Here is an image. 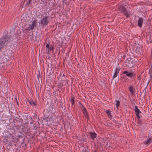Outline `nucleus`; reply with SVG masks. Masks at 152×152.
Segmentation results:
<instances>
[{
  "instance_id": "nucleus-1",
  "label": "nucleus",
  "mask_w": 152,
  "mask_h": 152,
  "mask_svg": "<svg viewBox=\"0 0 152 152\" xmlns=\"http://www.w3.org/2000/svg\"><path fill=\"white\" fill-rule=\"evenodd\" d=\"M11 40V36L7 31H5L2 37L0 39V50L1 51L2 48L7 46Z\"/></svg>"
},
{
  "instance_id": "nucleus-2",
  "label": "nucleus",
  "mask_w": 152,
  "mask_h": 152,
  "mask_svg": "<svg viewBox=\"0 0 152 152\" xmlns=\"http://www.w3.org/2000/svg\"><path fill=\"white\" fill-rule=\"evenodd\" d=\"M48 111H44L43 112L44 116L45 117V118H43L44 119H45V118H48L49 117V112L50 111L53 113L56 112L55 106L53 103H50L49 106L48 107Z\"/></svg>"
},
{
  "instance_id": "nucleus-3",
  "label": "nucleus",
  "mask_w": 152,
  "mask_h": 152,
  "mask_svg": "<svg viewBox=\"0 0 152 152\" xmlns=\"http://www.w3.org/2000/svg\"><path fill=\"white\" fill-rule=\"evenodd\" d=\"M45 14L46 16H44L40 21L41 22L39 23L42 28H44V26H46L49 23V21L48 20V18H49V16L47 15V13L44 12V14Z\"/></svg>"
},
{
  "instance_id": "nucleus-4",
  "label": "nucleus",
  "mask_w": 152,
  "mask_h": 152,
  "mask_svg": "<svg viewBox=\"0 0 152 152\" xmlns=\"http://www.w3.org/2000/svg\"><path fill=\"white\" fill-rule=\"evenodd\" d=\"M121 69V68L118 67H116L115 69V73L112 77V80H113L115 79V83L116 84L118 83L119 81V76H118V74L119 72Z\"/></svg>"
},
{
  "instance_id": "nucleus-5",
  "label": "nucleus",
  "mask_w": 152,
  "mask_h": 152,
  "mask_svg": "<svg viewBox=\"0 0 152 152\" xmlns=\"http://www.w3.org/2000/svg\"><path fill=\"white\" fill-rule=\"evenodd\" d=\"M136 62V61L133 59V58L129 57L127 58L126 60V62H127L126 66L129 68H132L135 64V63Z\"/></svg>"
},
{
  "instance_id": "nucleus-6",
  "label": "nucleus",
  "mask_w": 152,
  "mask_h": 152,
  "mask_svg": "<svg viewBox=\"0 0 152 152\" xmlns=\"http://www.w3.org/2000/svg\"><path fill=\"white\" fill-rule=\"evenodd\" d=\"M118 9L123 14L126 16V18L129 17V14H128V12L126 8L125 7L124 4H122L120 5Z\"/></svg>"
},
{
  "instance_id": "nucleus-7",
  "label": "nucleus",
  "mask_w": 152,
  "mask_h": 152,
  "mask_svg": "<svg viewBox=\"0 0 152 152\" xmlns=\"http://www.w3.org/2000/svg\"><path fill=\"white\" fill-rule=\"evenodd\" d=\"M51 70V69L49 70L48 69L47 70V72L48 73V80H52L54 78L56 77V76L54 75V72L53 71L50 72L49 71Z\"/></svg>"
},
{
  "instance_id": "nucleus-8",
  "label": "nucleus",
  "mask_w": 152,
  "mask_h": 152,
  "mask_svg": "<svg viewBox=\"0 0 152 152\" xmlns=\"http://www.w3.org/2000/svg\"><path fill=\"white\" fill-rule=\"evenodd\" d=\"M123 74H126L127 77H129L130 79H135L136 78V74L133 72H128L127 71H124L123 72Z\"/></svg>"
},
{
  "instance_id": "nucleus-9",
  "label": "nucleus",
  "mask_w": 152,
  "mask_h": 152,
  "mask_svg": "<svg viewBox=\"0 0 152 152\" xmlns=\"http://www.w3.org/2000/svg\"><path fill=\"white\" fill-rule=\"evenodd\" d=\"M37 19H35L33 20L31 25H28V28L26 29L28 31L34 29V27H37Z\"/></svg>"
},
{
  "instance_id": "nucleus-10",
  "label": "nucleus",
  "mask_w": 152,
  "mask_h": 152,
  "mask_svg": "<svg viewBox=\"0 0 152 152\" xmlns=\"http://www.w3.org/2000/svg\"><path fill=\"white\" fill-rule=\"evenodd\" d=\"M18 133H15L11 134L10 133V134L12 136L11 138V141L15 143H17L18 142Z\"/></svg>"
},
{
  "instance_id": "nucleus-11",
  "label": "nucleus",
  "mask_w": 152,
  "mask_h": 152,
  "mask_svg": "<svg viewBox=\"0 0 152 152\" xmlns=\"http://www.w3.org/2000/svg\"><path fill=\"white\" fill-rule=\"evenodd\" d=\"M56 73L57 75L59 74V75L58 77L57 78L58 81H60V82L67 79L65 77L64 75V74H62L61 72H56Z\"/></svg>"
},
{
  "instance_id": "nucleus-12",
  "label": "nucleus",
  "mask_w": 152,
  "mask_h": 152,
  "mask_svg": "<svg viewBox=\"0 0 152 152\" xmlns=\"http://www.w3.org/2000/svg\"><path fill=\"white\" fill-rule=\"evenodd\" d=\"M46 48L48 50V54H50V51L54 49V47L52 45L50 44V42L49 41H48L46 44Z\"/></svg>"
},
{
  "instance_id": "nucleus-13",
  "label": "nucleus",
  "mask_w": 152,
  "mask_h": 152,
  "mask_svg": "<svg viewBox=\"0 0 152 152\" xmlns=\"http://www.w3.org/2000/svg\"><path fill=\"white\" fill-rule=\"evenodd\" d=\"M18 142H20L21 144L24 142V141L25 139V137L24 134H19V133H18Z\"/></svg>"
},
{
  "instance_id": "nucleus-14",
  "label": "nucleus",
  "mask_w": 152,
  "mask_h": 152,
  "mask_svg": "<svg viewBox=\"0 0 152 152\" xmlns=\"http://www.w3.org/2000/svg\"><path fill=\"white\" fill-rule=\"evenodd\" d=\"M151 34L152 33L150 32H148L146 33V38L148 39L147 42L148 43H151L152 42Z\"/></svg>"
},
{
  "instance_id": "nucleus-15",
  "label": "nucleus",
  "mask_w": 152,
  "mask_h": 152,
  "mask_svg": "<svg viewBox=\"0 0 152 152\" xmlns=\"http://www.w3.org/2000/svg\"><path fill=\"white\" fill-rule=\"evenodd\" d=\"M22 130L26 134V133H29V129L28 128V126L26 124L22 125Z\"/></svg>"
},
{
  "instance_id": "nucleus-16",
  "label": "nucleus",
  "mask_w": 152,
  "mask_h": 152,
  "mask_svg": "<svg viewBox=\"0 0 152 152\" xmlns=\"http://www.w3.org/2000/svg\"><path fill=\"white\" fill-rule=\"evenodd\" d=\"M34 0H24V2L25 1L26 2L25 5L28 7H32V2H33V3H34Z\"/></svg>"
},
{
  "instance_id": "nucleus-17",
  "label": "nucleus",
  "mask_w": 152,
  "mask_h": 152,
  "mask_svg": "<svg viewBox=\"0 0 152 152\" xmlns=\"http://www.w3.org/2000/svg\"><path fill=\"white\" fill-rule=\"evenodd\" d=\"M134 87V86L132 85L129 87V90L130 93L132 95H133L135 94V88Z\"/></svg>"
},
{
  "instance_id": "nucleus-18",
  "label": "nucleus",
  "mask_w": 152,
  "mask_h": 152,
  "mask_svg": "<svg viewBox=\"0 0 152 152\" xmlns=\"http://www.w3.org/2000/svg\"><path fill=\"white\" fill-rule=\"evenodd\" d=\"M15 119L16 121H19L20 122L22 123L23 121V119L22 118H20V116L18 114V113L15 114V115L14 116Z\"/></svg>"
},
{
  "instance_id": "nucleus-19",
  "label": "nucleus",
  "mask_w": 152,
  "mask_h": 152,
  "mask_svg": "<svg viewBox=\"0 0 152 152\" xmlns=\"http://www.w3.org/2000/svg\"><path fill=\"white\" fill-rule=\"evenodd\" d=\"M28 102L29 104L32 106L35 107L37 105V102L36 100L31 99L30 100H28Z\"/></svg>"
},
{
  "instance_id": "nucleus-20",
  "label": "nucleus",
  "mask_w": 152,
  "mask_h": 152,
  "mask_svg": "<svg viewBox=\"0 0 152 152\" xmlns=\"http://www.w3.org/2000/svg\"><path fill=\"white\" fill-rule=\"evenodd\" d=\"M134 110L135 112L136 115L137 117H140L139 115V113H141V112L140 110L138 108V107L137 106H135Z\"/></svg>"
},
{
  "instance_id": "nucleus-21",
  "label": "nucleus",
  "mask_w": 152,
  "mask_h": 152,
  "mask_svg": "<svg viewBox=\"0 0 152 152\" xmlns=\"http://www.w3.org/2000/svg\"><path fill=\"white\" fill-rule=\"evenodd\" d=\"M88 133L90 134V137L92 140H94L96 137L97 134L95 132H89Z\"/></svg>"
},
{
  "instance_id": "nucleus-22",
  "label": "nucleus",
  "mask_w": 152,
  "mask_h": 152,
  "mask_svg": "<svg viewBox=\"0 0 152 152\" xmlns=\"http://www.w3.org/2000/svg\"><path fill=\"white\" fill-rule=\"evenodd\" d=\"M60 104L59 107L60 108L62 109H61V111H62V112H61L62 113L63 112H65L66 110L65 106L62 104L61 101L60 102Z\"/></svg>"
},
{
  "instance_id": "nucleus-23",
  "label": "nucleus",
  "mask_w": 152,
  "mask_h": 152,
  "mask_svg": "<svg viewBox=\"0 0 152 152\" xmlns=\"http://www.w3.org/2000/svg\"><path fill=\"white\" fill-rule=\"evenodd\" d=\"M152 142V138H148L146 141H145L143 143L144 144L148 145Z\"/></svg>"
},
{
  "instance_id": "nucleus-24",
  "label": "nucleus",
  "mask_w": 152,
  "mask_h": 152,
  "mask_svg": "<svg viewBox=\"0 0 152 152\" xmlns=\"http://www.w3.org/2000/svg\"><path fill=\"white\" fill-rule=\"evenodd\" d=\"M143 22V19L142 18H140L138 20L137 24L138 26L141 28Z\"/></svg>"
},
{
  "instance_id": "nucleus-25",
  "label": "nucleus",
  "mask_w": 152,
  "mask_h": 152,
  "mask_svg": "<svg viewBox=\"0 0 152 152\" xmlns=\"http://www.w3.org/2000/svg\"><path fill=\"white\" fill-rule=\"evenodd\" d=\"M120 79L121 80H122L123 79H124V80L126 81L128 80V77H127L126 74H123V72L122 73L121 75Z\"/></svg>"
},
{
  "instance_id": "nucleus-26",
  "label": "nucleus",
  "mask_w": 152,
  "mask_h": 152,
  "mask_svg": "<svg viewBox=\"0 0 152 152\" xmlns=\"http://www.w3.org/2000/svg\"><path fill=\"white\" fill-rule=\"evenodd\" d=\"M142 116L141 115L140 117H137V124H138V126H141L142 123V120L141 119Z\"/></svg>"
},
{
  "instance_id": "nucleus-27",
  "label": "nucleus",
  "mask_w": 152,
  "mask_h": 152,
  "mask_svg": "<svg viewBox=\"0 0 152 152\" xmlns=\"http://www.w3.org/2000/svg\"><path fill=\"white\" fill-rule=\"evenodd\" d=\"M75 97L72 94V96H71L70 99H69V100L71 103L72 105L73 106V105L75 104Z\"/></svg>"
},
{
  "instance_id": "nucleus-28",
  "label": "nucleus",
  "mask_w": 152,
  "mask_h": 152,
  "mask_svg": "<svg viewBox=\"0 0 152 152\" xmlns=\"http://www.w3.org/2000/svg\"><path fill=\"white\" fill-rule=\"evenodd\" d=\"M58 91L60 93L61 91L59 89H56L54 90L53 92V95L54 96V97H56L58 96V93H57V91Z\"/></svg>"
},
{
  "instance_id": "nucleus-29",
  "label": "nucleus",
  "mask_w": 152,
  "mask_h": 152,
  "mask_svg": "<svg viewBox=\"0 0 152 152\" xmlns=\"http://www.w3.org/2000/svg\"><path fill=\"white\" fill-rule=\"evenodd\" d=\"M58 84H59V86H60L61 90H62L63 89L64 91L65 89V87H64V86H65V85L59 82L58 83Z\"/></svg>"
},
{
  "instance_id": "nucleus-30",
  "label": "nucleus",
  "mask_w": 152,
  "mask_h": 152,
  "mask_svg": "<svg viewBox=\"0 0 152 152\" xmlns=\"http://www.w3.org/2000/svg\"><path fill=\"white\" fill-rule=\"evenodd\" d=\"M8 137L7 136H3L2 137V139L3 140V142H8L9 141L8 140Z\"/></svg>"
},
{
  "instance_id": "nucleus-31",
  "label": "nucleus",
  "mask_w": 152,
  "mask_h": 152,
  "mask_svg": "<svg viewBox=\"0 0 152 152\" xmlns=\"http://www.w3.org/2000/svg\"><path fill=\"white\" fill-rule=\"evenodd\" d=\"M105 112L109 118L111 117H112L111 115V111L110 110H106Z\"/></svg>"
},
{
  "instance_id": "nucleus-32",
  "label": "nucleus",
  "mask_w": 152,
  "mask_h": 152,
  "mask_svg": "<svg viewBox=\"0 0 152 152\" xmlns=\"http://www.w3.org/2000/svg\"><path fill=\"white\" fill-rule=\"evenodd\" d=\"M7 56L8 58H10L12 56V53L11 52L10 50H6Z\"/></svg>"
},
{
  "instance_id": "nucleus-33",
  "label": "nucleus",
  "mask_w": 152,
  "mask_h": 152,
  "mask_svg": "<svg viewBox=\"0 0 152 152\" xmlns=\"http://www.w3.org/2000/svg\"><path fill=\"white\" fill-rule=\"evenodd\" d=\"M83 114L85 115V117H86L88 120H89V116L88 115V113L87 112H86V113L84 112L83 113Z\"/></svg>"
},
{
  "instance_id": "nucleus-34",
  "label": "nucleus",
  "mask_w": 152,
  "mask_h": 152,
  "mask_svg": "<svg viewBox=\"0 0 152 152\" xmlns=\"http://www.w3.org/2000/svg\"><path fill=\"white\" fill-rule=\"evenodd\" d=\"M115 102H116V108H117V110H118V107L120 106V102L119 100H117L115 101Z\"/></svg>"
},
{
  "instance_id": "nucleus-35",
  "label": "nucleus",
  "mask_w": 152,
  "mask_h": 152,
  "mask_svg": "<svg viewBox=\"0 0 152 152\" xmlns=\"http://www.w3.org/2000/svg\"><path fill=\"white\" fill-rule=\"evenodd\" d=\"M136 50L135 51H136V53H141V50L140 47H137L136 48Z\"/></svg>"
},
{
  "instance_id": "nucleus-36",
  "label": "nucleus",
  "mask_w": 152,
  "mask_h": 152,
  "mask_svg": "<svg viewBox=\"0 0 152 152\" xmlns=\"http://www.w3.org/2000/svg\"><path fill=\"white\" fill-rule=\"evenodd\" d=\"M60 82L64 85L65 86L68 84V80L67 79L64 80L63 81H62Z\"/></svg>"
},
{
  "instance_id": "nucleus-37",
  "label": "nucleus",
  "mask_w": 152,
  "mask_h": 152,
  "mask_svg": "<svg viewBox=\"0 0 152 152\" xmlns=\"http://www.w3.org/2000/svg\"><path fill=\"white\" fill-rule=\"evenodd\" d=\"M37 77L39 81L40 80L41 81H42V76L39 72V74L37 75Z\"/></svg>"
},
{
  "instance_id": "nucleus-38",
  "label": "nucleus",
  "mask_w": 152,
  "mask_h": 152,
  "mask_svg": "<svg viewBox=\"0 0 152 152\" xmlns=\"http://www.w3.org/2000/svg\"><path fill=\"white\" fill-rule=\"evenodd\" d=\"M149 74L150 75V78L152 77V66H151V67L150 69L149 72Z\"/></svg>"
},
{
  "instance_id": "nucleus-39",
  "label": "nucleus",
  "mask_w": 152,
  "mask_h": 152,
  "mask_svg": "<svg viewBox=\"0 0 152 152\" xmlns=\"http://www.w3.org/2000/svg\"><path fill=\"white\" fill-rule=\"evenodd\" d=\"M12 141H10V142L9 143L8 145V147L10 146H15L16 144L15 143H13V144L12 143Z\"/></svg>"
},
{
  "instance_id": "nucleus-40",
  "label": "nucleus",
  "mask_w": 152,
  "mask_h": 152,
  "mask_svg": "<svg viewBox=\"0 0 152 152\" xmlns=\"http://www.w3.org/2000/svg\"><path fill=\"white\" fill-rule=\"evenodd\" d=\"M82 108H81V110H82L83 113L84 112L86 113V112H87L86 109L83 105H82Z\"/></svg>"
},
{
  "instance_id": "nucleus-41",
  "label": "nucleus",
  "mask_w": 152,
  "mask_h": 152,
  "mask_svg": "<svg viewBox=\"0 0 152 152\" xmlns=\"http://www.w3.org/2000/svg\"><path fill=\"white\" fill-rule=\"evenodd\" d=\"M12 147L13 146L7 147V149H8L9 151L11 152L12 149L13 150Z\"/></svg>"
},
{
  "instance_id": "nucleus-42",
  "label": "nucleus",
  "mask_w": 152,
  "mask_h": 152,
  "mask_svg": "<svg viewBox=\"0 0 152 152\" xmlns=\"http://www.w3.org/2000/svg\"><path fill=\"white\" fill-rule=\"evenodd\" d=\"M14 125L12 126V128H13V129L15 130V128L17 127V126L15 124V121H14Z\"/></svg>"
},
{
  "instance_id": "nucleus-43",
  "label": "nucleus",
  "mask_w": 152,
  "mask_h": 152,
  "mask_svg": "<svg viewBox=\"0 0 152 152\" xmlns=\"http://www.w3.org/2000/svg\"><path fill=\"white\" fill-rule=\"evenodd\" d=\"M61 1H60L59 0L58 1V4H60V3L61 2H64L65 1H66L67 0H61Z\"/></svg>"
},
{
  "instance_id": "nucleus-44",
  "label": "nucleus",
  "mask_w": 152,
  "mask_h": 152,
  "mask_svg": "<svg viewBox=\"0 0 152 152\" xmlns=\"http://www.w3.org/2000/svg\"><path fill=\"white\" fill-rule=\"evenodd\" d=\"M110 142H107V143L106 144L105 146L107 148H109L110 146Z\"/></svg>"
},
{
  "instance_id": "nucleus-45",
  "label": "nucleus",
  "mask_w": 152,
  "mask_h": 152,
  "mask_svg": "<svg viewBox=\"0 0 152 152\" xmlns=\"http://www.w3.org/2000/svg\"><path fill=\"white\" fill-rule=\"evenodd\" d=\"M87 149V148L84 147L83 149V151L84 152H89L88 151Z\"/></svg>"
},
{
  "instance_id": "nucleus-46",
  "label": "nucleus",
  "mask_w": 152,
  "mask_h": 152,
  "mask_svg": "<svg viewBox=\"0 0 152 152\" xmlns=\"http://www.w3.org/2000/svg\"><path fill=\"white\" fill-rule=\"evenodd\" d=\"M41 4H44L46 2V1H45V0H41Z\"/></svg>"
},
{
  "instance_id": "nucleus-47",
  "label": "nucleus",
  "mask_w": 152,
  "mask_h": 152,
  "mask_svg": "<svg viewBox=\"0 0 152 152\" xmlns=\"http://www.w3.org/2000/svg\"><path fill=\"white\" fill-rule=\"evenodd\" d=\"M97 143L98 144V147H99L100 146V147L99 148V149H100L101 146V142H97Z\"/></svg>"
},
{
  "instance_id": "nucleus-48",
  "label": "nucleus",
  "mask_w": 152,
  "mask_h": 152,
  "mask_svg": "<svg viewBox=\"0 0 152 152\" xmlns=\"http://www.w3.org/2000/svg\"><path fill=\"white\" fill-rule=\"evenodd\" d=\"M15 101H16V103L19 106V104H18V101H17V97H16V95L15 96Z\"/></svg>"
},
{
  "instance_id": "nucleus-49",
  "label": "nucleus",
  "mask_w": 152,
  "mask_h": 152,
  "mask_svg": "<svg viewBox=\"0 0 152 152\" xmlns=\"http://www.w3.org/2000/svg\"><path fill=\"white\" fill-rule=\"evenodd\" d=\"M54 98H56V99H55V101H54V102L56 103V102H57V104L58 105V99L57 98V97H54Z\"/></svg>"
},
{
  "instance_id": "nucleus-50",
  "label": "nucleus",
  "mask_w": 152,
  "mask_h": 152,
  "mask_svg": "<svg viewBox=\"0 0 152 152\" xmlns=\"http://www.w3.org/2000/svg\"><path fill=\"white\" fill-rule=\"evenodd\" d=\"M140 75H138V76H137V79L139 80H141V78H140Z\"/></svg>"
},
{
  "instance_id": "nucleus-51",
  "label": "nucleus",
  "mask_w": 152,
  "mask_h": 152,
  "mask_svg": "<svg viewBox=\"0 0 152 152\" xmlns=\"http://www.w3.org/2000/svg\"><path fill=\"white\" fill-rule=\"evenodd\" d=\"M15 128V129H17V130H18L20 129L19 126H17V127H16Z\"/></svg>"
},
{
  "instance_id": "nucleus-52",
  "label": "nucleus",
  "mask_w": 152,
  "mask_h": 152,
  "mask_svg": "<svg viewBox=\"0 0 152 152\" xmlns=\"http://www.w3.org/2000/svg\"><path fill=\"white\" fill-rule=\"evenodd\" d=\"M33 127H34V129H37V126H36L35 124H33Z\"/></svg>"
},
{
  "instance_id": "nucleus-53",
  "label": "nucleus",
  "mask_w": 152,
  "mask_h": 152,
  "mask_svg": "<svg viewBox=\"0 0 152 152\" xmlns=\"http://www.w3.org/2000/svg\"><path fill=\"white\" fill-rule=\"evenodd\" d=\"M126 56V55H124V56H123V58L124 59V60L125 59V57Z\"/></svg>"
},
{
  "instance_id": "nucleus-54",
  "label": "nucleus",
  "mask_w": 152,
  "mask_h": 152,
  "mask_svg": "<svg viewBox=\"0 0 152 152\" xmlns=\"http://www.w3.org/2000/svg\"><path fill=\"white\" fill-rule=\"evenodd\" d=\"M50 58V56H49V57H47L46 58H47V59H49V58Z\"/></svg>"
},
{
  "instance_id": "nucleus-55",
  "label": "nucleus",
  "mask_w": 152,
  "mask_h": 152,
  "mask_svg": "<svg viewBox=\"0 0 152 152\" xmlns=\"http://www.w3.org/2000/svg\"><path fill=\"white\" fill-rule=\"evenodd\" d=\"M79 104H80L82 106V105H83L82 104V103L80 102H79Z\"/></svg>"
},
{
  "instance_id": "nucleus-56",
  "label": "nucleus",
  "mask_w": 152,
  "mask_h": 152,
  "mask_svg": "<svg viewBox=\"0 0 152 152\" xmlns=\"http://www.w3.org/2000/svg\"><path fill=\"white\" fill-rule=\"evenodd\" d=\"M26 137L28 139H29V137H28V136H27V135L26 134Z\"/></svg>"
},
{
  "instance_id": "nucleus-57",
  "label": "nucleus",
  "mask_w": 152,
  "mask_h": 152,
  "mask_svg": "<svg viewBox=\"0 0 152 152\" xmlns=\"http://www.w3.org/2000/svg\"><path fill=\"white\" fill-rule=\"evenodd\" d=\"M58 84V89H59L60 90V88H60V86H59V84Z\"/></svg>"
},
{
  "instance_id": "nucleus-58",
  "label": "nucleus",
  "mask_w": 152,
  "mask_h": 152,
  "mask_svg": "<svg viewBox=\"0 0 152 152\" xmlns=\"http://www.w3.org/2000/svg\"><path fill=\"white\" fill-rule=\"evenodd\" d=\"M151 56H152V50H151Z\"/></svg>"
},
{
  "instance_id": "nucleus-59",
  "label": "nucleus",
  "mask_w": 152,
  "mask_h": 152,
  "mask_svg": "<svg viewBox=\"0 0 152 152\" xmlns=\"http://www.w3.org/2000/svg\"><path fill=\"white\" fill-rule=\"evenodd\" d=\"M151 132H152V127L151 128Z\"/></svg>"
},
{
  "instance_id": "nucleus-60",
  "label": "nucleus",
  "mask_w": 152,
  "mask_h": 152,
  "mask_svg": "<svg viewBox=\"0 0 152 152\" xmlns=\"http://www.w3.org/2000/svg\"><path fill=\"white\" fill-rule=\"evenodd\" d=\"M70 115V116H71V117L72 116V114H69Z\"/></svg>"
},
{
  "instance_id": "nucleus-61",
  "label": "nucleus",
  "mask_w": 152,
  "mask_h": 152,
  "mask_svg": "<svg viewBox=\"0 0 152 152\" xmlns=\"http://www.w3.org/2000/svg\"><path fill=\"white\" fill-rule=\"evenodd\" d=\"M14 45H13L14 46H13V47H14V49H15V46H14Z\"/></svg>"
},
{
  "instance_id": "nucleus-62",
  "label": "nucleus",
  "mask_w": 152,
  "mask_h": 152,
  "mask_svg": "<svg viewBox=\"0 0 152 152\" xmlns=\"http://www.w3.org/2000/svg\"><path fill=\"white\" fill-rule=\"evenodd\" d=\"M96 151H96V150H95L94 152H96Z\"/></svg>"
},
{
  "instance_id": "nucleus-63",
  "label": "nucleus",
  "mask_w": 152,
  "mask_h": 152,
  "mask_svg": "<svg viewBox=\"0 0 152 152\" xmlns=\"http://www.w3.org/2000/svg\"><path fill=\"white\" fill-rule=\"evenodd\" d=\"M102 151H103V149L102 148Z\"/></svg>"
},
{
  "instance_id": "nucleus-64",
  "label": "nucleus",
  "mask_w": 152,
  "mask_h": 152,
  "mask_svg": "<svg viewBox=\"0 0 152 152\" xmlns=\"http://www.w3.org/2000/svg\"><path fill=\"white\" fill-rule=\"evenodd\" d=\"M69 119H70V117H69V118H68Z\"/></svg>"
}]
</instances>
